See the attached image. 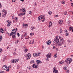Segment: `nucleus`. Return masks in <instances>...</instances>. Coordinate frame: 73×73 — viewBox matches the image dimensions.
I'll return each instance as SVG.
<instances>
[{
    "label": "nucleus",
    "instance_id": "29",
    "mask_svg": "<svg viewBox=\"0 0 73 73\" xmlns=\"http://www.w3.org/2000/svg\"><path fill=\"white\" fill-rule=\"evenodd\" d=\"M4 11H5L4 10L2 12V15H5V13H4Z\"/></svg>",
    "mask_w": 73,
    "mask_h": 73
},
{
    "label": "nucleus",
    "instance_id": "57",
    "mask_svg": "<svg viewBox=\"0 0 73 73\" xmlns=\"http://www.w3.org/2000/svg\"><path fill=\"white\" fill-rule=\"evenodd\" d=\"M14 18V16L13 15L12 17V19H13Z\"/></svg>",
    "mask_w": 73,
    "mask_h": 73
},
{
    "label": "nucleus",
    "instance_id": "14",
    "mask_svg": "<svg viewBox=\"0 0 73 73\" xmlns=\"http://www.w3.org/2000/svg\"><path fill=\"white\" fill-rule=\"evenodd\" d=\"M58 23L60 24V25L62 24V20H60L58 22Z\"/></svg>",
    "mask_w": 73,
    "mask_h": 73
},
{
    "label": "nucleus",
    "instance_id": "35",
    "mask_svg": "<svg viewBox=\"0 0 73 73\" xmlns=\"http://www.w3.org/2000/svg\"><path fill=\"white\" fill-rule=\"evenodd\" d=\"M17 69H19L20 68V66L18 65L17 66Z\"/></svg>",
    "mask_w": 73,
    "mask_h": 73
},
{
    "label": "nucleus",
    "instance_id": "17",
    "mask_svg": "<svg viewBox=\"0 0 73 73\" xmlns=\"http://www.w3.org/2000/svg\"><path fill=\"white\" fill-rule=\"evenodd\" d=\"M57 54L56 53L54 56V58H57Z\"/></svg>",
    "mask_w": 73,
    "mask_h": 73
},
{
    "label": "nucleus",
    "instance_id": "13",
    "mask_svg": "<svg viewBox=\"0 0 73 73\" xmlns=\"http://www.w3.org/2000/svg\"><path fill=\"white\" fill-rule=\"evenodd\" d=\"M25 13H19V14H18V16H20L21 17V15H25Z\"/></svg>",
    "mask_w": 73,
    "mask_h": 73
},
{
    "label": "nucleus",
    "instance_id": "53",
    "mask_svg": "<svg viewBox=\"0 0 73 73\" xmlns=\"http://www.w3.org/2000/svg\"><path fill=\"white\" fill-rule=\"evenodd\" d=\"M35 6H37V3H36L35 2Z\"/></svg>",
    "mask_w": 73,
    "mask_h": 73
},
{
    "label": "nucleus",
    "instance_id": "50",
    "mask_svg": "<svg viewBox=\"0 0 73 73\" xmlns=\"http://www.w3.org/2000/svg\"><path fill=\"white\" fill-rule=\"evenodd\" d=\"M69 70H68L66 72V73H69Z\"/></svg>",
    "mask_w": 73,
    "mask_h": 73
},
{
    "label": "nucleus",
    "instance_id": "55",
    "mask_svg": "<svg viewBox=\"0 0 73 73\" xmlns=\"http://www.w3.org/2000/svg\"><path fill=\"white\" fill-rule=\"evenodd\" d=\"M66 36H68V34H69V33H66Z\"/></svg>",
    "mask_w": 73,
    "mask_h": 73
},
{
    "label": "nucleus",
    "instance_id": "48",
    "mask_svg": "<svg viewBox=\"0 0 73 73\" xmlns=\"http://www.w3.org/2000/svg\"><path fill=\"white\" fill-rule=\"evenodd\" d=\"M8 68H9H9H11V65H9Z\"/></svg>",
    "mask_w": 73,
    "mask_h": 73
},
{
    "label": "nucleus",
    "instance_id": "33",
    "mask_svg": "<svg viewBox=\"0 0 73 73\" xmlns=\"http://www.w3.org/2000/svg\"><path fill=\"white\" fill-rule=\"evenodd\" d=\"M22 11L23 12H25V9L24 8H23Z\"/></svg>",
    "mask_w": 73,
    "mask_h": 73
},
{
    "label": "nucleus",
    "instance_id": "3",
    "mask_svg": "<svg viewBox=\"0 0 73 73\" xmlns=\"http://www.w3.org/2000/svg\"><path fill=\"white\" fill-rule=\"evenodd\" d=\"M40 54H41V53H34L33 54V56L34 57H37L38 56H40Z\"/></svg>",
    "mask_w": 73,
    "mask_h": 73
},
{
    "label": "nucleus",
    "instance_id": "8",
    "mask_svg": "<svg viewBox=\"0 0 73 73\" xmlns=\"http://www.w3.org/2000/svg\"><path fill=\"white\" fill-rule=\"evenodd\" d=\"M2 68L4 70H5V69H7V66L6 65H4L3 66Z\"/></svg>",
    "mask_w": 73,
    "mask_h": 73
},
{
    "label": "nucleus",
    "instance_id": "51",
    "mask_svg": "<svg viewBox=\"0 0 73 73\" xmlns=\"http://www.w3.org/2000/svg\"><path fill=\"white\" fill-rule=\"evenodd\" d=\"M67 41L68 42H71V41L70 40H68Z\"/></svg>",
    "mask_w": 73,
    "mask_h": 73
},
{
    "label": "nucleus",
    "instance_id": "59",
    "mask_svg": "<svg viewBox=\"0 0 73 73\" xmlns=\"http://www.w3.org/2000/svg\"><path fill=\"white\" fill-rule=\"evenodd\" d=\"M71 6L72 7H73V3H71Z\"/></svg>",
    "mask_w": 73,
    "mask_h": 73
},
{
    "label": "nucleus",
    "instance_id": "42",
    "mask_svg": "<svg viewBox=\"0 0 73 73\" xmlns=\"http://www.w3.org/2000/svg\"><path fill=\"white\" fill-rule=\"evenodd\" d=\"M17 35L18 37H20V34H19V33H17Z\"/></svg>",
    "mask_w": 73,
    "mask_h": 73
},
{
    "label": "nucleus",
    "instance_id": "18",
    "mask_svg": "<svg viewBox=\"0 0 73 73\" xmlns=\"http://www.w3.org/2000/svg\"><path fill=\"white\" fill-rule=\"evenodd\" d=\"M38 20H39L40 21V20H42V19H41V16H39L38 17Z\"/></svg>",
    "mask_w": 73,
    "mask_h": 73
},
{
    "label": "nucleus",
    "instance_id": "41",
    "mask_svg": "<svg viewBox=\"0 0 73 73\" xmlns=\"http://www.w3.org/2000/svg\"><path fill=\"white\" fill-rule=\"evenodd\" d=\"M7 22L8 23V24L9 23H11V21H7Z\"/></svg>",
    "mask_w": 73,
    "mask_h": 73
},
{
    "label": "nucleus",
    "instance_id": "31",
    "mask_svg": "<svg viewBox=\"0 0 73 73\" xmlns=\"http://www.w3.org/2000/svg\"><path fill=\"white\" fill-rule=\"evenodd\" d=\"M15 20L16 21V22L17 21L18 18L17 17H16L15 18Z\"/></svg>",
    "mask_w": 73,
    "mask_h": 73
},
{
    "label": "nucleus",
    "instance_id": "19",
    "mask_svg": "<svg viewBox=\"0 0 73 73\" xmlns=\"http://www.w3.org/2000/svg\"><path fill=\"white\" fill-rule=\"evenodd\" d=\"M12 38H16V36L15 35H12Z\"/></svg>",
    "mask_w": 73,
    "mask_h": 73
},
{
    "label": "nucleus",
    "instance_id": "60",
    "mask_svg": "<svg viewBox=\"0 0 73 73\" xmlns=\"http://www.w3.org/2000/svg\"><path fill=\"white\" fill-rule=\"evenodd\" d=\"M15 1H16V0H12V1L13 3H14V2Z\"/></svg>",
    "mask_w": 73,
    "mask_h": 73
},
{
    "label": "nucleus",
    "instance_id": "46",
    "mask_svg": "<svg viewBox=\"0 0 73 73\" xmlns=\"http://www.w3.org/2000/svg\"><path fill=\"white\" fill-rule=\"evenodd\" d=\"M1 7H2V5H1V3H0V8H1Z\"/></svg>",
    "mask_w": 73,
    "mask_h": 73
},
{
    "label": "nucleus",
    "instance_id": "32",
    "mask_svg": "<svg viewBox=\"0 0 73 73\" xmlns=\"http://www.w3.org/2000/svg\"><path fill=\"white\" fill-rule=\"evenodd\" d=\"M0 73H5V72L1 70L0 71Z\"/></svg>",
    "mask_w": 73,
    "mask_h": 73
},
{
    "label": "nucleus",
    "instance_id": "45",
    "mask_svg": "<svg viewBox=\"0 0 73 73\" xmlns=\"http://www.w3.org/2000/svg\"><path fill=\"white\" fill-rule=\"evenodd\" d=\"M30 35H31V36H33V33H31Z\"/></svg>",
    "mask_w": 73,
    "mask_h": 73
},
{
    "label": "nucleus",
    "instance_id": "39",
    "mask_svg": "<svg viewBox=\"0 0 73 73\" xmlns=\"http://www.w3.org/2000/svg\"><path fill=\"white\" fill-rule=\"evenodd\" d=\"M2 15L3 17H5V16H6V15L5 14H2Z\"/></svg>",
    "mask_w": 73,
    "mask_h": 73
},
{
    "label": "nucleus",
    "instance_id": "28",
    "mask_svg": "<svg viewBox=\"0 0 73 73\" xmlns=\"http://www.w3.org/2000/svg\"><path fill=\"white\" fill-rule=\"evenodd\" d=\"M62 4H65V1H62Z\"/></svg>",
    "mask_w": 73,
    "mask_h": 73
},
{
    "label": "nucleus",
    "instance_id": "62",
    "mask_svg": "<svg viewBox=\"0 0 73 73\" xmlns=\"http://www.w3.org/2000/svg\"><path fill=\"white\" fill-rule=\"evenodd\" d=\"M27 35V33H25V34L24 35L25 36H26Z\"/></svg>",
    "mask_w": 73,
    "mask_h": 73
},
{
    "label": "nucleus",
    "instance_id": "22",
    "mask_svg": "<svg viewBox=\"0 0 73 73\" xmlns=\"http://www.w3.org/2000/svg\"><path fill=\"white\" fill-rule=\"evenodd\" d=\"M38 65H35V66L34 67H33V68H38Z\"/></svg>",
    "mask_w": 73,
    "mask_h": 73
},
{
    "label": "nucleus",
    "instance_id": "15",
    "mask_svg": "<svg viewBox=\"0 0 73 73\" xmlns=\"http://www.w3.org/2000/svg\"><path fill=\"white\" fill-rule=\"evenodd\" d=\"M40 17H41V19H42H42H45V17H44V15H40Z\"/></svg>",
    "mask_w": 73,
    "mask_h": 73
},
{
    "label": "nucleus",
    "instance_id": "47",
    "mask_svg": "<svg viewBox=\"0 0 73 73\" xmlns=\"http://www.w3.org/2000/svg\"><path fill=\"white\" fill-rule=\"evenodd\" d=\"M15 61H17V62H18V61H19V59H15Z\"/></svg>",
    "mask_w": 73,
    "mask_h": 73
},
{
    "label": "nucleus",
    "instance_id": "43",
    "mask_svg": "<svg viewBox=\"0 0 73 73\" xmlns=\"http://www.w3.org/2000/svg\"><path fill=\"white\" fill-rule=\"evenodd\" d=\"M35 64H34L32 65V66L33 68H34V67H35Z\"/></svg>",
    "mask_w": 73,
    "mask_h": 73
},
{
    "label": "nucleus",
    "instance_id": "7",
    "mask_svg": "<svg viewBox=\"0 0 73 73\" xmlns=\"http://www.w3.org/2000/svg\"><path fill=\"white\" fill-rule=\"evenodd\" d=\"M46 57L47 58H50V57H51V53H49L48 54H47Z\"/></svg>",
    "mask_w": 73,
    "mask_h": 73
},
{
    "label": "nucleus",
    "instance_id": "25",
    "mask_svg": "<svg viewBox=\"0 0 73 73\" xmlns=\"http://www.w3.org/2000/svg\"><path fill=\"white\" fill-rule=\"evenodd\" d=\"M3 39V37L1 35L0 36V41H1Z\"/></svg>",
    "mask_w": 73,
    "mask_h": 73
},
{
    "label": "nucleus",
    "instance_id": "4",
    "mask_svg": "<svg viewBox=\"0 0 73 73\" xmlns=\"http://www.w3.org/2000/svg\"><path fill=\"white\" fill-rule=\"evenodd\" d=\"M16 32V31L15 30V29H14L12 31V32H11L10 34V36H12L13 35L14 33H15Z\"/></svg>",
    "mask_w": 73,
    "mask_h": 73
},
{
    "label": "nucleus",
    "instance_id": "5",
    "mask_svg": "<svg viewBox=\"0 0 73 73\" xmlns=\"http://www.w3.org/2000/svg\"><path fill=\"white\" fill-rule=\"evenodd\" d=\"M31 54L30 53H28V54L27 55V60H29L31 58Z\"/></svg>",
    "mask_w": 73,
    "mask_h": 73
},
{
    "label": "nucleus",
    "instance_id": "52",
    "mask_svg": "<svg viewBox=\"0 0 73 73\" xmlns=\"http://www.w3.org/2000/svg\"><path fill=\"white\" fill-rule=\"evenodd\" d=\"M46 61H49V59L48 58H47L45 59Z\"/></svg>",
    "mask_w": 73,
    "mask_h": 73
},
{
    "label": "nucleus",
    "instance_id": "23",
    "mask_svg": "<svg viewBox=\"0 0 73 73\" xmlns=\"http://www.w3.org/2000/svg\"><path fill=\"white\" fill-rule=\"evenodd\" d=\"M31 64H33V63H34L35 62V61L34 60H31L30 62Z\"/></svg>",
    "mask_w": 73,
    "mask_h": 73
},
{
    "label": "nucleus",
    "instance_id": "1",
    "mask_svg": "<svg viewBox=\"0 0 73 73\" xmlns=\"http://www.w3.org/2000/svg\"><path fill=\"white\" fill-rule=\"evenodd\" d=\"M60 40L61 42H60ZM55 42H57V44L59 46H61L62 45V44H64V40L63 38L60 39V40H59L58 39V37H56L54 39L53 42L54 43Z\"/></svg>",
    "mask_w": 73,
    "mask_h": 73
},
{
    "label": "nucleus",
    "instance_id": "63",
    "mask_svg": "<svg viewBox=\"0 0 73 73\" xmlns=\"http://www.w3.org/2000/svg\"><path fill=\"white\" fill-rule=\"evenodd\" d=\"M65 31L66 33H68V31L66 30H65Z\"/></svg>",
    "mask_w": 73,
    "mask_h": 73
},
{
    "label": "nucleus",
    "instance_id": "44",
    "mask_svg": "<svg viewBox=\"0 0 73 73\" xmlns=\"http://www.w3.org/2000/svg\"><path fill=\"white\" fill-rule=\"evenodd\" d=\"M23 37H24V35H22L21 36V37L22 39H23Z\"/></svg>",
    "mask_w": 73,
    "mask_h": 73
},
{
    "label": "nucleus",
    "instance_id": "56",
    "mask_svg": "<svg viewBox=\"0 0 73 73\" xmlns=\"http://www.w3.org/2000/svg\"><path fill=\"white\" fill-rule=\"evenodd\" d=\"M56 47L55 46H53V49H56Z\"/></svg>",
    "mask_w": 73,
    "mask_h": 73
},
{
    "label": "nucleus",
    "instance_id": "58",
    "mask_svg": "<svg viewBox=\"0 0 73 73\" xmlns=\"http://www.w3.org/2000/svg\"><path fill=\"white\" fill-rule=\"evenodd\" d=\"M25 24L23 23V27H25Z\"/></svg>",
    "mask_w": 73,
    "mask_h": 73
},
{
    "label": "nucleus",
    "instance_id": "6",
    "mask_svg": "<svg viewBox=\"0 0 73 73\" xmlns=\"http://www.w3.org/2000/svg\"><path fill=\"white\" fill-rule=\"evenodd\" d=\"M53 69V73H58V70H56V68L55 67H54Z\"/></svg>",
    "mask_w": 73,
    "mask_h": 73
},
{
    "label": "nucleus",
    "instance_id": "2",
    "mask_svg": "<svg viewBox=\"0 0 73 73\" xmlns=\"http://www.w3.org/2000/svg\"><path fill=\"white\" fill-rule=\"evenodd\" d=\"M72 58H68L65 60V61L66 62L67 64H70L72 62Z\"/></svg>",
    "mask_w": 73,
    "mask_h": 73
},
{
    "label": "nucleus",
    "instance_id": "38",
    "mask_svg": "<svg viewBox=\"0 0 73 73\" xmlns=\"http://www.w3.org/2000/svg\"><path fill=\"white\" fill-rule=\"evenodd\" d=\"M10 25H11V23H8L7 24V27H9L10 26Z\"/></svg>",
    "mask_w": 73,
    "mask_h": 73
},
{
    "label": "nucleus",
    "instance_id": "21",
    "mask_svg": "<svg viewBox=\"0 0 73 73\" xmlns=\"http://www.w3.org/2000/svg\"><path fill=\"white\" fill-rule=\"evenodd\" d=\"M24 51L25 53L27 52H28V49H27V48L25 49Z\"/></svg>",
    "mask_w": 73,
    "mask_h": 73
},
{
    "label": "nucleus",
    "instance_id": "9",
    "mask_svg": "<svg viewBox=\"0 0 73 73\" xmlns=\"http://www.w3.org/2000/svg\"><path fill=\"white\" fill-rule=\"evenodd\" d=\"M42 62L41 61L39 60H37L36 61V64H41Z\"/></svg>",
    "mask_w": 73,
    "mask_h": 73
},
{
    "label": "nucleus",
    "instance_id": "34",
    "mask_svg": "<svg viewBox=\"0 0 73 73\" xmlns=\"http://www.w3.org/2000/svg\"><path fill=\"white\" fill-rule=\"evenodd\" d=\"M3 51V49H2L0 48V53H1L2 51Z\"/></svg>",
    "mask_w": 73,
    "mask_h": 73
},
{
    "label": "nucleus",
    "instance_id": "49",
    "mask_svg": "<svg viewBox=\"0 0 73 73\" xmlns=\"http://www.w3.org/2000/svg\"><path fill=\"white\" fill-rule=\"evenodd\" d=\"M42 23L45 21V19H44L43 20H42Z\"/></svg>",
    "mask_w": 73,
    "mask_h": 73
},
{
    "label": "nucleus",
    "instance_id": "27",
    "mask_svg": "<svg viewBox=\"0 0 73 73\" xmlns=\"http://www.w3.org/2000/svg\"><path fill=\"white\" fill-rule=\"evenodd\" d=\"M67 12H66V11H65L64 13V15H67Z\"/></svg>",
    "mask_w": 73,
    "mask_h": 73
},
{
    "label": "nucleus",
    "instance_id": "24",
    "mask_svg": "<svg viewBox=\"0 0 73 73\" xmlns=\"http://www.w3.org/2000/svg\"><path fill=\"white\" fill-rule=\"evenodd\" d=\"M31 30H33V29H35V27H32L31 28Z\"/></svg>",
    "mask_w": 73,
    "mask_h": 73
},
{
    "label": "nucleus",
    "instance_id": "30",
    "mask_svg": "<svg viewBox=\"0 0 73 73\" xmlns=\"http://www.w3.org/2000/svg\"><path fill=\"white\" fill-rule=\"evenodd\" d=\"M72 29H73V27H71L69 28V29L70 31H71V30H72Z\"/></svg>",
    "mask_w": 73,
    "mask_h": 73
},
{
    "label": "nucleus",
    "instance_id": "12",
    "mask_svg": "<svg viewBox=\"0 0 73 73\" xmlns=\"http://www.w3.org/2000/svg\"><path fill=\"white\" fill-rule=\"evenodd\" d=\"M0 32L1 33H4V32L3 29L1 28L0 29Z\"/></svg>",
    "mask_w": 73,
    "mask_h": 73
},
{
    "label": "nucleus",
    "instance_id": "37",
    "mask_svg": "<svg viewBox=\"0 0 73 73\" xmlns=\"http://www.w3.org/2000/svg\"><path fill=\"white\" fill-rule=\"evenodd\" d=\"M9 70V68H7L6 71L8 72Z\"/></svg>",
    "mask_w": 73,
    "mask_h": 73
},
{
    "label": "nucleus",
    "instance_id": "61",
    "mask_svg": "<svg viewBox=\"0 0 73 73\" xmlns=\"http://www.w3.org/2000/svg\"><path fill=\"white\" fill-rule=\"evenodd\" d=\"M29 14H31V13H32V12L31 11H29Z\"/></svg>",
    "mask_w": 73,
    "mask_h": 73
},
{
    "label": "nucleus",
    "instance_id": "36",
    "mask_svg": "<svg viewBox=\"0 0 73 73\" xmlns=\"http://www.w3.org/2000/svg\"><path fill=\"white\" fill-rule=\"evenodd\" d=\"M60 33H61L62 32V29H60Z\"/></svg>",
    "mask_w": 73,
    "mask_h": 73
},
{
    "label": "nucleus",
    "instance_id": "64",
    "mask_svg": "<svg viewBox=\"0 0 73 73\" xmlns=\"http://www.w3.org/2000/svg\"><path fill=\"white\" fill-rule=\"evenodd\" d=\"M28 24H26L25 25V27H28Z\"/></svg>",
    "mask_w": 73,
    "mask_h": 73
},
{
    "label": "nucleus",
    "instance_id": "11",
    "mask_svg": "<svg viewBox=\"0 0 73 73\" xmlns=\"http://www.w3.org/2000/svg\"><path fill=\"white\" fill-rule=\"evenodd\" d=\"M52 21H50L49 22V27H51L52 25Z\"/></svg>",
    "mask_w": 73,
    "mask_h": 73
},
{
    "label": "nucleus",
    "instance_id": "54",
    "mask_svg": "<svg viewBox=\"0 0 73 73\" xmlns=\"http://www.w3.org/2000/svg\"><path fill=\"white\" fill-rule=\"evenodd\" d=\"M4 13H5V14H6L7 13V11H5V12Z\"/></svg>",
    "mask_w": 73,
    "mask_h": 73
},
{
    "label": "nucleus",
    "instance_id": "26",
    "mask_svg": "<svg viewBox=\"0 0 73 73\" xmlns=\"http://www.w3.org/2000/svg\"><path fill=\"white\" fill-rule=\"evenodd\" d=\"M64 70H67V67H64Z\"/></svg>",
    "mask_w": 73,
    "mask_h": 73
},
{
    "label": "nucleus",
    "instance_id": "40",
    "mask_svg": "<svg viewBox=\"0 0 73 73\" xmlns=\"http://www.w3.org/2000/svg\"><path fill=\"white\" fill-rule=\"evenodd\" d=\"M11 63H14V60H11Z\"/></svg>",
    "mask_w": 73,
    "mask_h": 73
},
{
    "label": "nucleus",
    "instance_id": "16",
    "mask_svg": "<svg viewBox=\"0 0 73 73\" xmlns=\"http://www.w3.org/2000/svg\"><path fill=\"white\" fill-rule=\"evenodd\" d=\"M59 63L60 64H62L64 63V62L63 61H61L59 62Z\"/></svg>",
    "mask_w": 73,
    "mask_h": 73
},
{
    "label": "nucleus",
    "instance_id": "20",
    "mask_svg": "<svg viewBox=\"0 0 73 73\" xmlns=\"http://www.w3.org/2000/svg\"><path fill=\"white\" fill-rule=\"evenodd\" d=\"M48 13L49 15H50L52 14V11H49Z\"/></svg>",
    "mask_w": 73,
    "mask_h": 73
},
{
    "label": "nucleus",
    "instance_id": "10",
    "mask_svg": "<svg viewBox=\"0 0 73 73\" xmlns=\"http://www.w3.org/2000/svg\"><path fill=\"white\" fill-rule=\"evenodd\" d=\"M46 42L47 44V45H50V44L51 43V41H50V40H48Z\"/></svg>",
    "mask_w": 73,
    "mask_h": 73
}]
</instances>
